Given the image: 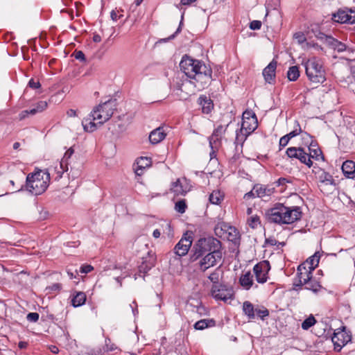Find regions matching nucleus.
<instances>
[{"label":"nucleus","mask_w":355,"mask_h":355,"mask_svg":"<svg viewBox=\"0 0 355 355\" xmlns=\"http://www.w3.org/2000/svg\"><path fill=\"white\" fill-rule=\"evenodd\" d=\"M315 37L320 40H324L327 44V39L329 37H332V36H330V35H325L324 33L320 32V31H318L316 32V33L315 34Z\"/></svg>","instance_id":"6e6d98bb"},{"label":"nucleus","mask_w":355,"mask_h":355,"mask_svg":"<svg viewBox=\"0 0 355 355\" xmlns=\"http://www.w3.org/2000/svg\"><path fill=\"white\" fill-rule=\"evenodd\" d=\"M186 209H187V205H186L184 200H179L175 203V209L178 212H179L180 214H183L185 212Z\"/></svg>","instance_id":"49530a36"},{"label":"nucleus","mask_w":355,"mask_h":355,"mask_svg":"<svg viewBox=\"0 0 355 355\" xmlns=\"http://www.w3.org/2000/svg\"><path fill=\"white\" fill-rule=\"evenodd\" d=\"M223 199V196L221 194L220 191H214L209 195V202L214 205H218Z\"/></svg>","instance_id":"58836bf2"},{"label":"nucleus","mask_w":355,"mask_h":355,"mask_svg":"<svg viewBox=\"0 0 355 355\" xmlns=\"http://www.w3.org/2000/svg\"><path fill=\"white\" fill-rule=\"evenodd\" d=\"M67 115L69 117H75V116H77L76 110H73V109H69V110L67 112Z\"/></svg>","instance_id":"774afa93"},{"label":"nucleus","mask_w":355,"mask_h":355,"mask_svg":"<svg viewBox=\"0 0 355 355\" xmlns=\"http://www.w3.org/2000/svg\"><path fill=\"white\" fill-rule=\"evenodd\" d=\"M304 286L306 289L312 291L315 293L318 292L322 287L320 283L313 277H311L309 280L307 281V283L304 284Z\"/></svg>","instance_id":"2f4dec72"},{"label":"nucleus","mask_w":355,"mask_h":355,"mask_svg":"<svg viewBox=\"0 0 355 355\" xmlns=\"http://www.w3.org/2000/svg\"><path fill=\"white\" fill-rule=\"evenodd\" d=\"M110 17L113 21H116L118 18L122 17L123 15H120L119 16H118L115 10H112L110 13Z\"/></svg>","instance_id":"338daca9"},{"label":"nucleus","mask_w":355,"mask_h":355,"mask_svg":"<svg viewBox=\"0 0 355 355\" xmlns=\"http://www.w3.org/2000/svg\"><path fill=\"white\" fill-rule=\"evenodd\" d=\"M226 131V127L222 125H218L213 132L211 136L209 137V146L211 149L217 147L219 140L221 139L223 135Z\"/></svg>","instance_id":"dca6fc26"},{"label":"nucleus","mask_w":355,"mask_h":355,"mask_svg":"<svg viewBox=\"0 0 355 355\" xmlns=\"http://www.w3.org/2000/svg\"><path fill=\"white\" fill-rule=\"evenodd\" d=\"M289 139L286 137V135L282 137L279 139V147L280 150L285 147L289 142Z\"/></svg>","instance_id":"052dcab7"},{"label":"nucleus","mask_w":355,"mask_h":355,"mask_svg":"<svg viewBox=\"0 0 355 355\" xmlns=\"http://www.w3.org/2000/svg\"><path fill=\"white\" fill-rule=\"evenodd\" d=\"M28 86L33 89H38L41 87L39 81H35L33 78H31L28 82Z\"/></svg>","instance_id":"bf43d9fd"},{"label":"nucleus","mask_w":355,"mask_h":355,"mask_svg":"<svg viewBox=\"0 0 355 355\" xmlns=\"http://www.w3.org/2000/svg\"><path fill=\"white\" fill-rule=\"evenodd\" d=\"M86 301V295L84 292L76 291L71 300V304L74 307H78L85 304Z\"/></svg>","instance_id":"cd10ccee"},{"label":"nucleus","mask_w":355,"mask_h":355,"mask_svg":"<svg viewBox=\"0 0 355 355\" xmlns=\"http://www.w3.org/2000/svg\"><path fill=\"white\" fill-rule=\"evenodd\" d=\"M312 272H313L312 270H311L308 268H306V264H300L297 267V275L299 277V279H301L304 284L307 283V281L309 280V279L311 277H313Z\"/></svg>","instance_id":"5701e85b"},{"label":"nucleus","mask_w":355,"mask_h":355,"mask_svg":"<svg viewBox=\"0 0 355 355\" xmlns=\"http://www.w3.org/2000/svg\"><path fill=\"white\" fill-rule=\"evenodd\" d=\"M198 103L201 107L204 114H209L214 108L213 101L205 95H200L198 98Z\"/></svg>","instance_id":"f3484780"},{"label":"nucleus","mask_w":355,"mask_h":355,"mask_svg":"<svg viewBox=\"0 0 355 355\" xmlns=\"http://www.w3.org/2000/svg\"><path fill=\"white\" fill-rule=\"evenodd\" d=\"M270 270L269 262L264 261L256 264L253 270L255 275L256 280L261 284H263L267 281L268 272Z\"/></svg>","instance_id":"ddd939ff"},{"label":"nucleus","mask_w":355,"mask_h":355,"mask_svg":"<svg viewBox=\"0 0 355 355\" xmlns=\"http://www.w3.org/2000/svg\"><path fill=\"white\" fill-rule=\"evenodd\" d=\"M320 258V252H315L313 255L307 259L302 264H306V268L313 271L318 266Z\"/></svg>","instance_id":"a878e982"},{"label":"nucleus","mask_w":355,"mask_h":355,"mask_svg":"<svg viewBox=\"0 0 355 355\" xmlns=\"http://www.w3.org/2000/svg\"><path fill=\"white\" fill-rule=\"evenodd\" d=\"M227 239L234 243H237L240 241V234L236 228L229 226L227 229Z\"/></svg>","instance_id":"c756f323"},{"label":"nucleus","mask_w":355,"mask_h":355,"mask_svg":"<svg viewBox=\"0 0 355 355\" xmlns=\"http://www.w3.org/2000/svg\"><path fill=\"white\" fill-rule=\"evenodd\" d=\"M62 288V284L60 283H54L51 286H49L46 288V291L47 293H52L54 292H58L60 291Z\"/></svg>","instance_id":"8fccbe9b"},{"label":"nucleus","mask_w":355,"mask_h":355,"mask_svg":"<svg viewBox=\"0 0 355 355\" xmlns=\"http://www.w3.org/2000/svg\"><path fill=\"white\" fill-rule=\"evenodd\" d=\"M166 134L165 133L162 127H159L153 130L149 135V141L153 144H157L161 142L166 137Z\"/></svg>","instance_id":"aec40b11"},{"label":"nucleus","mask_w":355,"mask_h":355,"mask_svg":"<svg viewBox=\"0 0 355 355\" xmlns=\"http://www.w3.org/2000/svg\"><path fill=\"white\" fill-rule=\"evenodd\" d=\"M74 56L76 60H78L80 61H85V60H86L85 54L81 51H76L74 52Z\"/></svg>","instance_id":"13d9d810"},{"label":"nucleus","mask_w":355,"mask_h":355,"mask_svg":"<svg viewBox=\"0 0 355 355\" xmlns=\"http://www.w3.org/2000/svg\"><path fill=\"white\" fill-rule=\"evenodd\" d=\"M288 182H290V181L288 179L285 178H280L276 182L277 186H283V185H285L286 183H288Z\"/></svg>","instance_id":"0e129e2a"},{"label":"nucleus","mask_w":355,"mask_h":355,"mask_svg":"<svg viewBox=\"0 0 355 355\" xmlns=\"http://www.w3.org/2000/svg\"><path fill=\"white\" fill-rule=\"evenodd\" d=\"M192 244V236L184 234L182 238L174 247V253L179 256L182 257L188 253L189 248Z\"/></svg>","instance_id":"f8f14e48"},{"label":"nucleus","mask_w":355,"mask_h":355,"mask_svg":"<svg viewBox=\"0 0 355 355\" xmlns=\"http://www.w3.org/2000/svg\"><path fill=\"white\" fill-rule=\"evenodd\" d=\"M182 19H183V15L182 16ZM182 20H181L180 23V25L178 28V29L176 30V31L171 35L168 37L167 38H164V39H161L159 42H168L169 40H173L176 35L181 31V29H182Z\"/></svg>","instance_id":"09e8293b"},{"label":"nucleus","mask_w":355,"mask_h":355,"mask_svg":"<svg viewBox=\"0 0 355 355\" xmlns=\"http://www.w3.org/2000/svg\"><path fill=\"white\" fill-rule=\"evenodd\" d=\"M293 37L299 44L303 45L305 44L307 46H311L309 42H306V38L303 33H296L294 34Z\"/></svg>","instance_id":"a18cd8bd"},{"label":"nucleus","mask_w":355,"mask_h":355,"mask_svg":"<svg viewBox=\"0 0 355 355\" xmlns=\"http://www.w3.org/2000/svg\"><path fill=\"white\" fill-rule=\"evenodd\" d=\"M316 322L315 318L313 315H310L309 318L305 319L302 323V328L304 330H307L313 326Z\"/></svg>","instance_id":"c03bdc74"},{"label":"nucleus","mask_w":355,"mask_h":355,"mask_svg":"<svg viewBox=\"0 0 355 355\" xmlns=\"http://www.w3.org/2000/svg\"><path fill=\"white\" fill-rule=\"evenodd\" d=\"M171 190L177 196H183L186 193V191L184 190L179 179H178L175 182H172Z\"/></svg>","instance_id":"4c0bfd02"},{"label":"nucleus","mask_w":355,"mask_h":355,"mask_svg":"<svg viewBox=\"0 0 355 355\" xmlns=\"http://www.w3.org/2000/svg\"><path fill=\"white\" fill-rule=\"evenodd\" d=\"M97 124H98V122L96 123H94V121L92 120L91 115L89 118L84 119L82 121V125L85 131L89 132H92L96 130Z\"/></svg>","instance_id":"7c9ffc66"},{"label":"nucleus","mask_w":355,"mask_h":355,"mask_svg":"<svg viewBox=\"0 0 355 355\" xmlns=\"http://www.w3.org/2000/svg\"><path fill=\"white\" fill-rule=\"evenodd\" d=\"M181 71L189 78L193 79V83L198 89H205L211 80L212 70L202 62L184 55L180 63Z\"/></svg>","instance_id":"f257e3e1"},{"label":"nucleus","mask_w":355,"mask_h":355,"mask_svg":"<svg viewBox=\"0 0 355 355\" xmlns=\"http://www.w3.org/2000/svg\"><path fill=\"white\" fill-rule=\"evenodd\" d=\"M255 197H257V193L254 191V187L252 188V189L250 191L246 193L244 195V199H245V200H248V199L253 198Z\"/></svg>","instance_id":"680f3d73"},{"label":"nucleus","mask_w":355,"mask_h":355,"mask_svg":"<svg viewBox=\"0 0 355 355\" xmlns=\"http://www.w3.org/2000/svg\"><path fill=\"white\" fill-rule=\"evenodd\" d=\"M258 127V121L255 113L251 110H246L242 115L241 131L246 136L253 132Z\"/></svg>","instance_id":"0eeeda50"},{"label":"nucleus","mask_w":355,"mask_h":355,"mask_svg":"<svg viewBox=\"0 0 355 355\" xmlns=\"http://www.w3.org/2000/svg\"><path fill=\"white\" fill-rule=\"evenodd\" d=\"M47 102L44 101H39L36 104V107L35 108L31 109L29 113L31 115H34L38 112H41L44 111L47 107Z\"/></svg>","instance_id":"ea45409f"},{"label":"nucleus","mask_w":355,"mask_h":355,"mask_svg":"<svg viewBox=\"0 0 355 355\" xmlns=\"http://www.w3.org/2000/svg\"><path fill=\"white\" fill-rule=\"evenodd\" d=\"M260 223V218L258 216H252L248 220L249 225L252 228L257 227Z\"/></svg>","instance_id":"3c124183"},{"label":"nucleus","mask_w":355,"mask_h":355,"mask_svg":"<svg viewBox=\"0 0 355 355\" xmlns=\"http://www.w3.org/2000/svg\"><path fill=\"white\" fill-rule=\"evenodd\" d=\"M53 171L55 173V176L54 177V179L55 180L58 181L62 177L63 173L65 171H68V166H67L66 168L64 164L59 162L53 168Z\"/></svg>","instance_id":"72a5a7b5"},{"label":"nucleus","mask_w":355,"mask_h":355,"mask_svg":"<svg viewBox=\"0 0 355 355\" xmlns=\"http://www.w3.org/2000/svg\"><path fill=\"white\" fill-rule=\"evenodd\" d=\"M342 171L346 178H354L355 177V162L352 160H346L342 165Z\"/></svg>","instance_id":"412c9836"},{"label":"nucleus","mask_w":355,"mask_h":355,"mask_svg":"<svg viewBox=\"0 0 355 355\" xmlns=\"http://www.w3.org/2000/svg\"><path fill=\"white\" fill-rule=\"evenodd\" d=\"M302 132L300 125L297 121H295V125L293 130L286 135V137L290 140L291 139L297 136Z\"/></svg>","instance_id":"79ce46f5"},{"label":"nucleus","mask_w":355,"mask_h":355,"mask_svg":"<svg viewBox=\"0 0 355 355\" xmlns=\"http://www.w3.org/2000/svg\"><path fill=\"white\" fill-rule=\"evenodd\" d=\"M331 19L334 21L340 24H351L352 19L349 9L347 10H338L337 12L332 14Z\"/></svg>","instance_id":"6ab92c4d"},{"label":"nucleus","mask_w":355,"mask_h":355,"mask_svg":"<svg viewBox=\"0 0 355 355\" xmlns=\"http://www.w3.org/2000/svg\"><path fill=\"white\" fill-rule=\"evenodd\" d=\"M266 218L270 223L279 225H290L301 219L302 212L297 206L287 207L282 203H276L266 211Z\"/></svg>","instance_id":"f03ea898"},{"label":"nucleus","mask_w":355,"mask_h":355,"mask_svg":"<svg viewBox=\"0 0 355 355\" xmlns=\"http://www.w3.org/2000/svg\"><path fill=\"white\" fill-rule=\"evenodd\" d=\"M73 150L72 148H69L64 153L63 157L62 158L61 161L60 162L64 164L65 167L67 168V166H68V159L71 157V155L73 154Z\"/></svg>","instance_id":"de8ad7c7"},{"label":"nucleus","mask_w":355,"mask_h":355,"mask_svg":"<svg viewBox=\"0 0 355 355\" xmlns=\"http://www.w3.org/2000/svg\"><path fill=\"white\" fill-rule=\"evenodd\" d=\"M300 76L299 67L297 66H292L289 67L287 71V78L290 81H295Z\"/></svg>","instance_id":"e433bc0d"},{"label":"nucleus","mask_w":355,"mask_h":355,"mask_svg":"<svg viewBox=\"0 0 355 355\" xmlns=\"http://www.w3.org/2000/svg\"><path fill=\"white\" fill-rule=\"evenodd\" d=\"M327 45H329L331 49L334 51H336L338 53H342L344 51L354 53L355 51L352 48H348L347 45L342 42L338 41L337 39L334 37H329L327 39Z\"/></svg>","instance_id":"2eb2a0df"},{"label":"nucleus","mask_w":355,"mask_h":355,"mask_svg":"<svg viewBox=\"0 0 355 355\" xmlns=\"http://www.w3.org/2000/svg\"><path fill=\"white\" fill-rule=\"evenodd\" d=\"M352 340V333L346 327H341L335 330L331 340L334 345V349H340Z\"/></svg>","instance_id":"6e6552de"},{"label":"nucleus","mask_w":355,"mask_h":355,"mask_svg":"<svg viewBox=\"0 0 355 355\" xmlns=\"http://www.w3.org/2000/svg\"><path fill=\"white\" fill-rule=\"evenodd\" d=\"M277 65V61L272 60L263 70L262 74L264 79L269 84H272L275 81Z\"/></svg>","instance_id":"4468645a"},{"label":"nucleus","mask_w":355,"mask_h":355,"mask_svg":"<svg viewBox=\"0 0 355 355\" xmlns=\"http://www.w3.org/2000/svg\"><path fill=\"white\" fill-rule=\"evenodd\" d=\"M253 276L250 271L246 272L240 277L241 285L246 290H249L253 284Z\"/></svg>","instance_id":"bb28decb"},{"label":"nucleus","mask_w":355,"mask_h":355,"mask_svg":"<svg viewBox=\"0 0 355 355\" xmlns=\"http://www.w3.org/2000/svg\"><path fill=\"white\" fill-rule=\"evenodd\" d=\"M223 270L221 269L220 266L217 267L213 272H211L209 276L208 277L209 279L214 284H219V279L222 277L223 275Z\"/></svg>","instance_id":"473e14b6"},{"label":"nucleus","mask_w":355,"mask_h":355,"mask_svg":"<svg viewBox=\"0 0 355 355\" xmlns=\"http://www.w3.org/2000/svg\"><path fill=\"white\" fill-rule=\"evenodd\" d=\"M305 69L309 80L312 83H322L326 80L324 69L319 60H309L306 63Z\"/></svg>","instance_id":"39448f33"},{"label":"nucleus","mask_w":355,"mask_h":355,"mask_svg":"<svg viewBox=\"0 0 355 355\" xmlns=\"http://www.w3.org/2000/svg\"><path fill=\"white\" fill-rule=\"evenodd\" d=\"M254 191L257 193V197L263 198L270 196L274 193V188L269 189L261 184L254 185Z\"/></svg>","instance_id":"393cba45"},{"label":"nucleus","mask_w":355,"mask_h":355,"mask_svg":"<svg viewBox=\"0 0 355 355\" xmlns=\"http://www.w3.org/2000/svg\"><path fill=\"white\" fill-rule=\"evenodd\" d=\"M261 21L259 20H253L250 24V28L251 30H259L261 27Z\"/></svg>","instance_id":"5fc2aeb1"},{"label":"nucleus","mask_w":355,"mask_h":355,"mask_svg":"<svg viewBox=\"0 0 355 355\" xmlns=\"http://www.w3.org/2000/svg\"><path fill=\"white\" fill-rule=\"evenodd\" d=\"M308 151V156L310 157L311 160V158L316 160H319L320 158H322V159H324L322 150L318 148V144L313 140H311L309 144Z\"/></svg>","instance_id":"4be33fe9"},{"label":"nucleus","mask_w":355,"mask_h":355,"mask_svg":"<svg viewBox=\"0 0 355 355\" xmlns=\"http://www.w3.org/2000/svg\"><path fill=\"white\" fill-rule=\"evenodd\" d=\"M221 243L219 240L212 236L201 238L196 245V252L197 257H201L206 253L220 250Z\"/></svg>","instance_id":"423d86ee"},{"label":"nucleus","mask_w":355,"mask_h":355,"mask_svg":"<svg viewBox=\"0 0 355 355\" xmlns=\"http://www.w3.org/2000/svg\"><path fill=\"white\" fill-rule=\"evenodd\" d=\"M155 264V259L153 257L143 258L142 263L138 267V275L144 277L145 274L150 270Z\"/></svg>","instance_id":"a211bd4d"},{"label":"nucleus","mask_w":355,"mask_h":355,"mask_svg":"<svg viewBox=\"0 0 355 355\" xmlns=\"http://www.w3.org/2000/svg\"><path fill=\"white\" fill-rule=\"evenodd\" d=\"M349 12L350 13V17L352 18L351 24H355V8H349Z\"/></svg>","instance_id":"69168bd1"},{"label":"nucleus","mask_w":355,"mask_h":355,"mask_svg":"<svg viewBox=\"0 0 355 355\" xmlns=\"http://www.w3.org/2000/svg\"><path fill=\"white\" fill-rule=\"evenodd\" d=\"M286 154L289 158L297 159L309 168L313 165L308 153L302 147H289L286 149Z\"/></svg>","instance_id":"1a4fd4ad"},{"label":"nucleus","mask_w":355,"mask_h":355,"mask_svg":"<svg viewBox=\"0 0 355 355\" xmlns=\"http://www.w3.org/2000/svg\"><path fill=\"white\" fill-rule=\"evenodd\" d=\"M266 243L274 246L278 243V241L275 238L269 237L266 239Z\"/></svg>","instance_id":"e2e57ef3"},{"label":"nucleus","mask_w":355,"mask_h":355,"mask_svg":"<svg viewBox=\"0 0 355 355\" xmlns=\"http://www.w3.org/2000/svg\"><path fill=\"white\" fill-rule=\"evenodd\" d=\"M255 309L256 318H259L261 320H264L269 316V311L265 306L257 305Z\"/></svg>","instance_id":"c9c22d12"},{"label":"nucleus","mask_w":355,"mask_h":355,"mask_svg":"<svg viewBox=\"0 0 355 355\" xmlns=\"http://www.w3.org/2000/svg\"><path fill=\"white\" fill-rule=\"evenodd\" d=\"M148 162V158L141 157L139 159L137 160V166L134 168L135 172L136 175H141L143 174V171L145 168V166L140 164L141 162Z\"/></svg>","instance_id":"37998d69"},{"label":"nucleus","mask_w":355,"mask_h":355,"mask_svg":"<svg viewBox=\"0 0 355 355\" xmlns=\"http://www.w3.org/2000/svg\"><path fill=\"white\" fill-rule=\"evenodd\" d=\"M293 286V289L294 290L299 291V290L302 289V286H304V283L297 276V277L294 279Z\"/></svg>","instance_id":"864d4df0"},{"label":"nucleus","mask_w":355,"mask_h":355,"mask_svg":"<svg viewBox=\"0 0 355 355\" xmlns=\"http://www.w3.org/2000/svg\"><path fill=\"white\" fill-rule=\"evenodd\" d=\"M216 324L213 319H203L196 322L194 324V329L196 330H203L207 327H214Z\"/></svg>","instance_id":"c85d7f7f"},{"label":"nucleus","mask_w":355,"mask_h":355,"mask_svg":"<svg viewBox=\"0 0 355 355\" xmlns=\"http://www.w3.org/2000/svg\"><path fill=\"white\" fill-rule=\"evenodd\" d=\"M115 109L116 99H110L96 106L91 113V116L93 121H96L98 123L102 125L111 118Z\"/></svg>","instance_id":"20e7f679"},{"label":"nucleus","mask_w":355,"mask_h":355,"mask_svg":"<svg viewBox=\"0 0 355 355\" xmlns=\"http://www.w3.org/2000/svg\"><path fill=\"white\" fill-rule=\"evenodd\" d=\"M39 317H40V315L37 313L32 312V313H28V315L26 316V319L28 321H29L31 322H36L38 321Z\"/></svg>","instance_id":"603ef678"},{"label":"nucleus","mask_w":355,"mask_h":355,"mask_svg":"<svg viewBox=\"0 0 355 355\" xmlns=\"http://www.w3.org/2000/svg\"><path fill=\"white\" fill-rule=\"evenodd\" d=\"M302 132L300 125L297 121H295V125L293 130L286 135V137L290 140L291 139L297 136Z\"/></svg>","instance_id":"a19ab883"},{"label":"nucleus","mask_w":355,"mask_h":355,"mask_svg":"<svg viewBox=\"0 0 355 355\" xmlns=\"http://www.w3.org/2000/svg\"><path fill=\"white\" fill-rule=\"evenodd\" d=\"M94 268L91 265H83L80 267V272L81 273L87 274L90 272Z\"/></svg>","instance_id":"4d7b16f0"},{"label":"nucleus","mask_w":355,"mask_h":355,"mask_svg":"<svg viewBox=\"0 0 355 355\" xmlns=\"http://www.w3.org/2000/svg\"><path fill=\"white\" fill-rule=\"evenodd\" d=\"M319 179L322 183H324L325 184H336L333 176L330 173L324 171V170H322L321 174L319 175Z\"/></svg>","instance_id":"f704fd0d"},{"label":"nucleus","mask_w":355,"mask_h":355,"mask_svg":"<svg viewBox=\"0 0 355 355\" xmlns=\"http://www.w3.org/2000/svg\"><path fill=\"white\" fill-rule=\"evenodd\" d=\"M221 259V250L207 253L199 262L200 270L206 271L208 268L214 266Z\"/></svg>","instance_id":"9d476101"},{"label":"nucleus","mask_w":355,"mask_h":355,"mask_svg":"<svg viewBox=\"0 0 355 355\" xmlns=\"http://www.w3.org/2000/svg\"><path fill=\"white\" fill-rule=\"evenodd\" d=\"M211 292L212 296L217 300L226 302L232 297V290L223 284L212 285Z\"/></svg>","instance_id":"9b49d317"},{"label":"nucleus","mask_w":355,"mask_h":355,"mask_svg":"<svg viewBox=\"0 0 355 355\" xmlns=\"http://www.w3.org/2000/svg\"><path fill=\"white\" fill-rule=\"evenodd\" d=\"M254 306L249 301H245L243 304V311L248 317V320H252L256 318Z\"/></svg>","instance_id":"b1692460"},{"label":"nucleus","mask_w":355,"mask_h":355,"mask_svg":"<svg viewBox=\"0 0 355 355\" xmlns=\"http://www.w3.org/2000/svg\"><path fill=\"white\" fill-rule=\"evenodd\" d=\"M49 170H40L35 173L28 174L26 177V190L35 196L43 193L49 185L51 174Z\"/></svg>","instance_id":"7ed1b4c3"}]
</instances>
